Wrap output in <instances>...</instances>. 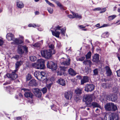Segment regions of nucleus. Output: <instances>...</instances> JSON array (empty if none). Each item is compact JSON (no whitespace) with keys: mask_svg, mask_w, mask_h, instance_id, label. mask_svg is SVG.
<instances>
[{"mask_svg":"<svg viewBox=\"0 0 120 120\" xmlns=\"http://www.w3.org/2000/svg\"><path fill=\"white\" fill-rule=\"evenodd\" d=\"M22 94L21 93H19V99H20L22 97Z\"/></svg>","mask_w":120,"mask_h":120,"instance_id":"61","label":"nucleus"},{"mask_svg":"<svg viewBox=\"0 0 120 120\" xmlns=\"http://www.w3.org/2000/svg\"><path fill=\"white\" fill-rule=\"evenodd\" d=\"M25 97L26 98L30 97L31 98H33V94L29 91L26 92L24 94Z\"/></svg>","mask_w":120,"mask_h":120,"instance_id":"21","label":"nucleus"},{"mask_svg":"<svg viewBox=\"0 0 120 120\" xmlns=\"http://www.w3.org/2000/svg\"><path fill=\"white\" fill-rule=\"evenodd\" d=\"M109 24H105L102 25V26H101L99 28H101L102 27H106L108 26H109Z\"/></svg>","mask_w":120,"mask_h":120,"instance_id":"53","label":"nucleus"},{"mask_svg":"<svg viewBox=\"0 0 120 120\" xmlns=\"http://www.w3.org/2000/svg\"><path fill=\"white\" fill-rule=\"evenodd\" d=\"M22 48L26 52H28L27 50L28 48L26 45L21 46Z\"/></svg>","mask_w":120,"mask_h":120,"instance_id":"43","label":"nucleus"},{"mask_svg":"<svg viewBox=\"0 0 120 120\" xmlns=\"http://www.w3.org/2000/svg\"><path fill=\"white\" fill-rule=\"evenodd\" d=\"M85 59V56H82L80 58L77 59V61H82L84 60Z\"/></svg>","mask_w":120,"mask_h":120,"instance_id":"47","label":"nucleus"},{"mask_svg":"<svg viewBox=\"0 0 120 120\" xmlns=\"http://www.w3.org/2000/svg\"><path fill=\"white\" fill-rule=\"evenodd\" d=\"M56 4L58 6L60 7L61 8L62 7V5L59 2H57L56 3Z\"/></svg>","mask_w":120,"mask_h":120,"instance_id":"58","label":"nucleus"},{"mask_svg":"<svg viewBox=\"0 0 120 120\" xmlns=\"http://www.w3.org/2000/svg\"><path fill=\"white\" fill-rule=\"evenodd\" d=\"M116 72L117 73V76H118L120 77V68L119 70L117 71Z\"/></svg>","mask_w":120,"mask_h":120,"instance_id":"50","label":"nucleus"},{"mask_svg":"<svg viewBox=\"0 0 120 120\" xmlns=\"http://www.w3.org/2000/svg\"><path fill=\"white\" fill-rule=\"evenodd\" d=\"M94 88L95 86L93 84H87L85 87V90L87 92H91L94 90Z\"/></svg>","mask_w":120,"mask_h":120,"instance_id":"9","label":"nucleus"},{"mask_svg":"<svg viewBox=\"0 0 120 120\" xmlns=\"http://www.w3.org/2000/svg\"><path fill=\"white\" fill-rule=\"evenodd\" d=\"M105 107L106 111H115L117 109V106L112 103H107L105 105Z\"/></svg>","mask_w":120,"mask_h":120,"instance_id":"5","label":"nucleus"},{"mask_svg":"<svg viewBox=\"0 0 120 120\" xmlns=\"http://www.w3.org/2000/svg\"><path fill=\"white\" fill-rule=\"evenodd\" d=\"M100 109H97L95 110V111L96 112L98 113L100 112Z\"/></svg>","mask_w":120,"mask_h":120,"instance_id":"64","label":"nucleus"},{"mask_svg":"<svg viewBox=\"0 0 120 120\" xmlns=\"http://www.w3.org/2000/svg\"><path fill=\"white\" fill-rule=\"evenodd\" d=\"M49 46L50 49H49L48 50H53L54 51H55L54 49V47L53 45L51 44L50 45H49Z\"/></svg>","mask_w":120,"mask_h":120,"instance_id":"41","label":"nucleus"},{"mask_svg":"<svg viewBox=\"0 0 120 120\" xmlns=\"http://www.w3.org/2000/svg\"><path fill=\"white\" fill-rule=\"evenodd\" d=\"M41 91L43 94H45L47 91V88L45 87L43 88L41 90Z\"/></svg>","mask_w":120,"mask_h":120,"instance_id":"46","label":"nucleus"},{"mask_svg":"<svg viewBox=\"0 0 120 120\" xmlns=\"http://www.w3.org/2000/svg\"><path fill=\"white\" fill-rule=\"evenodd\" d=\"M109 35V33L108 32H105L101 35V37L103 38H106Z\"/></svg>","mask_w":120,"mask_h":120,"instance_id":"33","label":"nucleus"},{"mask_svg":"<svg viewBox=\"0 0 120 120\" xmlns=\"http://www.w3.org/2000/svg\"><path fill=\"white\" fill-rule=\"evenodd\" d=\"M99 55L98 54H95L93 57L92 61L94 62H97L99 61Z\"/></svg>","mask_w":120,"mask_h":120,"instance_id":"22","label":"nucleus"},{"mask_svg":"<svg viewBox=\"0 0 120 120\" xmlns=\"http://www.w3.org/2000/svg\"><path fill=\"white\" fill-rule=\"evenodd\" d=\"M63 72L60 71H58L57 72V75H62Z\"/></svg>","mask_w":120,"mask_h":120,"instance_id":"57","label":"nucleus"},{"mask_svg":"<svg viewBox=\"0 0 120 120\" xmlns=\"http://www.w3.org/2000/svg\"><path fill=\"white\" fill-rule=\"evenodd\" d=\"M28 85L30 86H36L37 85L36 80L34 79L31 80L29 82Z\"/></svg>","mask_w":120,"mask_h":120,"instance_id":"23","label":"nucleus"},{"mask_svg":"<svg viewBox=\"0 0 120 120\" xmlns=\"http://www.w3.org/2000/svg\"><path fill=\"white\" fill-rule=\"evenodd\" d=\"M47 10L49 12L50 14H52L53 12V9L51 8L48 7L47 8Z\"/></svg>","mask_w":120,"mask_h":120,"instance_id":"42","label":"nucleus"},{"mask_svg":"<svg viewBox=\"0 0 120 120\" xmlns=\"http://www.w3.org/2000/svg\"><path fill=\"white\" fill-rule=\"evenodd\" d=\"M47 66L48 68L51 69L52 71H55L57 69V66L54 62L52 61H48L47 64Z\"/></svg>","mask_w":120,"mask_h":120,"instance_id":"7","label":"nucleus"},{"mask_svg":"<svg viewBox=\"0 0 120 120\" xmlns=\"http://www.w3.org/2000/svg\"><path fill=\"white\" fill-rule=\"evenodd\" d=\"M21 46H18V47L17 52L20 55H22L24 53V51L22 49Z\"/></svg>","mask_w":120,"mask_h":120,"instance_id":"26","label":"nucleus"},{"mask_svg":"<svg viewBox=\"0 0 120 120\" xmlns=\"http://www.w3.org/2000/svg\"><path fill=\"white\" fill-rule=\"evenodd\" d=\"M79 27L81 29L85 28L86 26H84L83 25H80L79 26Z\"/></svg>","mask_w":120,"mask_h":120,"instance_id":"62","label":"nucleus"},{"mask_svg":"<svg viewBox=\"0 0 120 120\" xmlns=\"http://www.w3.org/2000/svg\"><path fill=\"white\" fill-rule=\"evenodd\" d=\"M118 114L114 113L112 114V119H111L110 120H118Z\"/></svg>","mask_w":120,"mask_h":120,"instance_id":"25","label":"nucleus"},{"mask_svg":"<svg viewBox=\"0 0 120 120\" xmlns=\"http://www.w3.org/2000/svg\"><path fill=\"white\" fill-rule=\"evenodd\" d=\"M69 74L72 76H74L76 75V73L75 71L72 69L70 68L68 70Z\"/></svg>","mask_w":120,"mask_h":120,"instance_id":"24","label":"nucleus"},{"mask_svg":"<svg viewBox=\"0 0 120 120\" xmlns=\"http://www.w3.org/2000/svg\"><path fill=\"white\" fill-rule=\"evenodd\" d=\"M4 43V41L1 39H0V46H2Z\"/></svg>","mask_w":120,"mask_h":120,"instance_id":"52","label":"nucleus"},{"mask_svg":"<svg viewBox=\"0 0 120 120\" xmlns=\"http://www.w3.org/2000/svg\"><path fill=\"white\" fill-rule=\"evenodd\" d=\"M16 3L17 6L18 8L21 9L24 7V5L22 2L17 0Z\"/></svg>","mask_w":120,"mask_h":120,"instance_id":"17","label":"nucleus"},{"mask_svg":"<svg viewBox=\"0 0 120 120\" xmlns=\"http://www.w3.org/2000/svg\"><path fill=\"white\" fill-rule=\"evenodd\" d=\"M39 24L36 25L35 24H30L28 25V26L29 27H39L40 26Z\"/></svg>","mask_w":120,"mask_h":120,"instance_id":"31","label":"nucleus"},{"mask_svg":"<svg viewBox=\"0 0 120 120\" xmlns=\"http://www.w3.org/2000/svg\"><path fill=\"white\" fill-rule=\"evenodd\" d=\"M82 89L80 88H77L75 90V93L77 95H79L82 93Z\"/></svg>","mask_w":120,"mask_h":120,"instance_id":"28","label":"nucleus"},{"mask_svg":"<svg viewBox=\"0 0 120 120\" xmlns=\"http://www.w3.org/2000/svg\"><path fill=\"white\" fill-rule=\"evenodd\" d=\"M83 63L86 65H90L91 64V62L90 60H87L84 61L83 62Z\"/></svg>","mask_w":120,"mask_h":120,"instance_id":"30","label":"nucleus"},{"mask_svg":"<svg viewBox=\"0 0 120 120\" xmlns=\"http://www.w3.org/2000/svg\"><path fill=\"white\" fill-rule=\"evenodd\" d=\"M101 81L104 82H106V80L105 79V78H103L101 79Z\"/></svg>","mask_w":120,"mask_h":120,"instance_id":"63","label":"nucleus"},{"mask_svg":"<svg viewBox=\"0 0 120 120\" xmlns=\"http://www.w3.org/2000/svg\"><path fill=\"white\" fill-rule=\"evenodd\" d=\"M45 61L43 59L38 60L37 62L32 64V66L37 69H43L45 68Z\"/></svg>","mask_w":120,"mask_h":120,"instance_id":"4","label":"nucleus"},{"mask_svg":"<svg viewBox=\"0 0 120 120\" xmlns=\"http://www.w3.org/2000/svg\"><path fill=\"white\" fill-rule=\"evenodd\" d=\"M46 3L49 5H50V6L52 7H54L55 6L53 4H52V3H50L49 2L48 0H45Z\"/></svg>","mask_w":120,"mask_h":120,"instance_id":"44","label":"nucleus"},{"mask_svg":"<svg viewBox=\"0 0 120 120\" xmlns=\"http://www.w3.org/2000/svg\"><path fill=\"white\" fill-rule=\"evenodd\" d=\"M107 100H111L112 101H115L117 99V97L116 95L114 94H110L107 97Z\"/></svg>","mask_w":120,"mask_h":120,"instance_id":"12","label":"nucleus"},{"mask_svg":"<svg viewBox=\"0 0 120 120\" xmlns=\"http://www.w3.org/2000/svg\"><path fill=\"white\" fill-rule=\"evenodd\" d=\"M6 38L8 41H10L12 40L14 37L13 34L11 33H9L7 34Z\"/></svg>","mask_w":120,"mask_h":120,"instance_id":"18","label":"nucleus"},{"mask_svg":"<svg viewBox=\"0 0 120 120\" xmlns=\"http://www.w3.org/2000/svg\"><path fill=\"white\" fill-rule=\"evenodd\" d=\"M42 56L45 58L49 59L50 58L52 55L55 53V51L53 50H44L41 52Z\"/></svg>","mask_w":120,"mask_h":120,"instance_id":"3","label":"nucleus"},{"mask_svg":"<svg viewBox=\"0 0 120 120\" xmlns=\"http://www.w3.org/2000/svg\"><path fill=\"white\" fill-rule=\"evenodd\" d=\"M51 109L55 111H56L58 109V108L55 105H53L51 106Z\"/></svg>","mask_w":120,"mask_h":120,"instance_id":"34","label":"nucleus"},{"mask_svg":"<svg viewBox=\"0 0 120 120\" xmlns=\"http://www.w3.org/2000/svg\"><path fill=\"white\" fill-rule=\"evenodd\" d=\"M72 14L73 16L71 15H68V17L70 19H73L75 18H76L81 19L82 18L81 15H78L77 14L73 12Z\"/></svg>","mask_w":120,"mask_h":120,"instance_id":"13","label":"nucleus"},{"mask_svg":"<svg viewBox=\"0 0 120 120\" xmlns=\"http://www.w3.org/2000/svg\"><path fill=\"white\" fill-rule=\"evenodd\" d=\"M73 94L72 92L71 91H68L64 93L65 98L67 99H71L72 97Z\"/></svg>","mask_w":120,"mask_h":120,"instance_id":"11","label":"nucleus"},{"mask_svg":"<svg viewBox=\"0 0 120 120\" xmlns=\"http://www.w3.org/2000/svg\"><path fill=\"white\" fill-rule=\"evenodd\" d=\"M91 54V52H89L87 53V54L86 55V59H89L90 58Z\"/></svg>","mask_w":120,"mask_h":120,"instance_id":"36","label":"nucleus"},{"mask_svg":"<svg viewBox=\"0 0 120 120\" xmlns=\"http://www.w3.org/2000/svg\"><path fill=\"white\" fill-rule=\"evenodd\" d=\"M34 75L38 79L40 80L41 75L40 73L38 71H36L34 72Z\"/></svg>","mask_w":120,"mask_h":120,"instance_id":"27","label":"nucleus"},{"mask_svg":"<svg viewBox=\"0 0 120 120\" xmlns=\"http://www.w3.org/2000/svg\"><path fill=\"white\" fill-rule=\"evenodd\" d=\"M74 99L76 102L79 101L80 100V99L78 97H75Z\"/></svg>","mask_w":120,"mask_h":120,"instance_id":"51","label":"nucleus"},{"mask_svg":"<svg viewBox=\"0 0 120 120\" xmlns=\"http://www.w3.org/2000/svg\"><path fill=\"white\" fill-rule=\"evenodd\" d=\"M30 60L32 61H34L37 59L36 57L34 56H31L30 57Z\"/></svg>","mask_w":120,"mask_h":120,"instance_id":"35","label":"nucleus"},{"mask_svg":"<svg viewBox=\"0 0 120 120\" xmlns=\"http://www.w3.org/2000/svg\"><path fill=\"white\" fill-rule=\"evenodd\" d=\"M6 89L7 90L9 91V93H10V94H11V92L13 90L12 88L10 86H8L6 87Z\"/></svg>","mask_w":120,"mask_h":120,"instance_id":"38","label":"nucleus"},{"mask_svg":"<svg viewBox=\"0 0 120 120\" xmlns=\"http://www.w3.org/2000/svg\"><path fill=\"white\" fill-rule=\"evenodd\" d=\"M31 78V75L29 74H28L26 76V80H30Z\"/></svg>","mask_w":120,"mask_h":120,"instance_id":"48","label":"nucleus"},{"mask_svg":"<svg viewBox=\"0 0 120 120\" xmlns=\"http://www.w3.org/2000/svg\"><path fill=\"white\" fill-rule=\"evenodd\" d=\"M22 64V62L21 61H17L15 64V70L14 72H12L11 74L8 73L6 74V76L8 77L11 79L12 80H14L18 77L17 75L15 72L18 70L19 66Z\"/></svg>","mask_w":120,"mask_h":120,"instance_id":"1","label":"nucleus"},{"mask_svg":"<svg viewBox=\"0 0 120 120\" xmlns=\"http://www.w3.org/2000/svg\"><path fill=\"white\" fill-rule=\"evenodd\" d=\"M98 69L96 68L94 70L93 72L94 73V75H96L98 74Z\"/></svg>","mask_w":120,"mask_h":120,"instance_id":"45","label":"nucleus"},{"mask_svg":"<svg viewBox=\"0 0 120 120\" xmlns=\"http://www.w3.org/2000/svg\"><path fill=\"white\" fill-rule=\"evenodd\" d=\"M89 78L86 76H84L83 77V78L81 80V84H83L89 81Z\"/></svg>","mask_w":120,"mask_h":120,"instance_id":"16","label":"nucleus"},{"mask_svg":"<svg viewBox=\"0 0 120 120\" xmlns=\"http://www.w3.org/2000/svg\"><path fill=\"white\" fill-rule=\"evenodd\" d=\"M40 91V90L37 88H34L32 89V91L34 94H36L37 93H38Z\"/></svg>","mask_w":120,"mask_h":120,"instance_id":"32","label":"nucleus"},{"mask_svg":"<svg viewBox=\"0 0 120 120\" xmlns=\"http://www.w3.org/2000/svg\"><path fill=\"white\" fill-rule=\"evenodd\" d=\"M19 38L21 39H20V40H22L23 41L24 38L23 37L20 35H19Z\"/></svg>","mask_w":120,"mask_h":120,"instance_id":"60","label":"nucleus"},{"mask_svg":"<svg viewBox=\"0 0 120 120\" xmlns=\"http://www.w3.org/2000/svg\"><path fill=\"white\" fill-rule=\"evenodd\" d=\"M56 30L55 31H54L51 30L52 28H51V30L52 32V34L56 37L59 38V35L60 34V32L58 31L57 30H60L61 33L63 35L65 36V33L66 30V28L64 27L63 28L62 27L60 26L59 25L55 27Z\"/></svg>","mask_w":120,"mask_h":120,"instance_id":"2","label":"nucleus"},{"mask_svg":"<svg viewBox=\"0 0 120 120\" xmlns=\"http://www.w3.org/2000/svg\"><path fill=\"white\" fill-rule=\"evenodd\" d=\"M101 10V8H95L94 10L95 11H99Z\"/></svg>","mask_w":120,"mask_h":120,"instance_id":"55","label":"nucleus"},{"mask_svg":"<svg viewBox=\"0 0 120 120\" xmlns=\"http://www.w3.org/2000/svg\"><path fill=\"white\" fill-rule=\"evenodd\" d=\"M15 120H21V118L20 117H19L16 118L15 119Z\"/></svg>","mask_w":120,"mask_h":120,"instance_id":"59","label":"nucleus"},{"mask_svg":"<svg viewBox=\"0 0 120 120\" xmlns=\"http://www.w3.org/2000/svg\"><path fill=\"white\" fill-rule=\"evenodd\" d=\"M106 83H104L102 84V87L104 88H106L107 86H106Z\"/></svg>","mask_w":120,"mask_h":120,"instance_id":"54","label":"nucleus"},{"mask_svg":"<svg viewBox=\"0 0 120 120\" xmlns=\"http://www.w3.org/2000/svg\"><path fill=\"white\" fill-rule=\"evenodd\" d=\"M12 41H13L11 42V44L13 45H18L19 44H21L23 43V41L22 40H20L19 38H15L14 37Z\"/></svg>","mask_w":120,"mask_h":120,"instance_id":"10","label":"nucleus"},{"mask_svg":"<svg viewBox=\"0 0 120 120\" xmlns=\"http://www.w3.org/2000/svg\"><path fill=\"white\" fill-rule=\"evenodd\" d=\"M92 105L93 106V108L98 107L101 108V106L98 103L96 102H93L92 103Z\"/></svg>","mask_w":120,"mask_h":120,"instance_id":"29","label":"nucleus"},{"mask_svg":"<svg viewBox=\"0 0 120 120\" xmlns=\"http://www.w3.org/2000/svg\"><path fill=\"white\" fill-rule=\"evenodd\" d=\"M51 86V84H48L47 85V87L48 89L49 90Z\"/></svg>","mask_w":120,"mask_h":120,"instance_id":"56","label":"nucleus"},{"mask_svg":"<svg viewBox=\"0 0 120 120\" xmlns=\"http://www.w3.org/2000/svg\"><path fill=\"white\" fill-rule=\"evenodd\" d=\"M106 71V73L108 76H110L112 74L111 71L109 67L108 66H106L105 67Z\"/></svg>","mask_w":120,"mask_h":120,"instance_id":"15","label":"nucleus"},{"mask_svg":"<svg viewBox=\"0 0 120 120\" xmlns=\"http://www.w3.org/2000/svg\"><path fill=\"white\" fill-rule=\"evenodd\" d=\"M20 57V56L16 55L12 57L11 58V59H15L16 60H18Z\"/></svg>","mask_w":120,"mask_h":120,"instance_id":"40","label":"nucleus"},{"mask_svg":"<svg viewBox=\"0 0 120 120\" xmlns=\"http://www.w3.org/2000/svg\"><path fill=\"white\" fill-rule=\"evenodd\" d=\"M62 59H64L63 61L61 63V64L63 65L64 66H60V68L61 71H66L67 69V66H68L70 64V59L68 58V60L65 59L64 58Z\"/></svg>","mask_w":120,"mask_h":120,"instance_id":"6","label":"nucleus"},{"mask_svg":"<svg viewBox=\"0 0 120 120\" xmlns=\"http://www.w3.org/2000/svg\"><path fill=\"white\" fill-rule=\"evenodd\" d=\"M43 40H42L41 41L35 43L32 45V46L35 47H40L41 45L43 44Z\"/></svg>","mask_w":120,"mask_h":120,"instance_id":"19","label":"nucleus"},{"mask_svg":"<svg viewBox=\"0 0 120 120\" xmlns=\"http://www.w3.org/2000/svg\"><path fill=\"white\" fill-rule=\"evenodd\" d=\"M36 96L38 98H41V93L40 91L39 92L35 94Z\"/></svg>","mask_w":120,"mask_h":120,"instance_id":"39","label":"nucleus"},{"mask_svg":"<svg viewBox=\"0 0 120 120\" xmlns=\"http://www.w3.org/2000/svg\"><path fill=\"white\" fill-rule=\"evenodd\" d=\"M83 100L87 104H88L90 103L92 101V98L91 95L87 94L84 97Z\"/></svg>","mask_w":120,"mask_h":120,"instance_id":"8","label":"nucleus"},{"mask_svg":"<svg viewBox=\"0 0 120 120\" xmlns=\"http://www.w3.org/2000/svg\"><path fill=\"white\" fill-rule=\"evenodd\" d=\"M106 9L105 8H104L102 9H101V11L100 12V13H102L103 12H104L106 11Z\"/></svg>","mask_w":120,"mask_h":120,"instance_id":"49","label":"nucleus"},{"mask_svg":"<svg viewBox=\"0 0 120 120\" xmlns=\"http://www.w3.org/2000/svg\"><path fill=\"white\" fill-rule=\"evenodd\" d=\"M41 75L40 80L43 81L47 78V74L44 71H42L40 72Z\"/></svg>","mask_w":120,"mask_h":120,"instance_id":"14","label":"nucleus"},{"mask_svg":"<svg viewBox=\"0 0 120 120\" xmlns=\"http://www.w3.org/2000/svg\"><path fill=\"white\" fill-rule=\"evenodd\" d=\"M57 82L60 84L62 86H64L65 85L66 83L65 81L62 78H61L58 80Z\"/></svg>","mask_w":120,"mask_h":120,"instance_id":"20","label":"nucleus"},{"mask_svg":"<svg viewBox=\"0 0 120 120\" xmlns=\"http://www.w3.org/2000/svg\"><path fill=\"white\" fill-rule=\"evenodd\" d=\"M116 17L115 15H111L109 17L108 20L109 21H110L113 19L115 18Z\"/></svg>","mask_w":120,"mask_h":120,"instance_id":"37","label":"nucleus"}]
</instances>
